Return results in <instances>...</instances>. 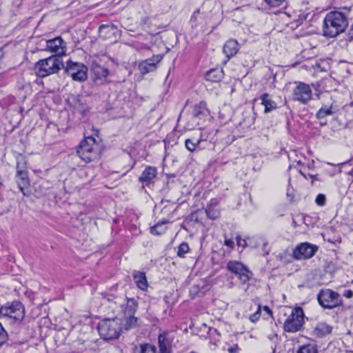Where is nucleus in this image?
<instances>
[{
  "instance_id": "obj_28",
  "label": "nucleus",
  "mask_w": 353,
  "mask_h": 353,
  "mask_svg": "<svg viewBox=\"0 0 353 353\" xmlns=\"http://www.w3.org/2000/svg\"><path fill=\"white\" fill-rule=\"evenodd\" d=\"M168 223V221L166 220L159 221L157 224L150 228V232L154 235H161L165 233L166 228L163 225Z\"/></svg>"
},
{
  "instance_id": "obj_55",
  "label": "nucleus",
  "mask_w": 353,
  "mask_h": 353,
  "mask_svg": "<svg viewBox=\"0 0 353 353\" xmlns=\"http://www.w3.org/2000/svg\"><path fill=\"white\" fill-rule=\"evenodd\" d=\"M297 164H298V165H301V161H297Z\"/></svg>"
},
{
  "instance_id": "obj_46",
  "label": "nucleus",
  "mask_w": 353,
  "mask_h": 353,
  "mask_svg": "<svg viewBox=\"0 0 353 353\" xmlns=\"http://www.w3.org/2000/svg\"><path fill=\"white\" fill-rule=\"evenodd\" d=\"M285 255H286V252H283V253H280V254H279V256H278L280 258V260H281V261H283V262H284V263H287V262H288V261H289V260H287V259H284V256H285Z\"/></svg>"
},
{
  "instance_id": "obj_20",
  "label": "nucleus",
  "mask_w": 353,
  "mask_h": 353,
  "mask_svg": "<svg viewBox=\"0 0 353 353\" xmlns=\"http://www.w3.org/2000/svg\"><path fill=\"white\" fill-rule=\"evenodd\" d=\"M117 27L112 23L102 24L99 28V34L101 37L107 39L116 33Z\"/></svg>"
},
{
  "instance_id": "obj_37",
  "label": "nucleus",
  "mask_w": 353,
  "mask_h": 353,
  "mask_svg": "<svg viewBox=\"0 0 353 353\" xmlns=\"http://www.w3.org/2000/svg\"><path fill=\"white\" fill-rule=\"evenodd\" d=\"M285 0H264V1L270 6V7H279L281 6Z\"/></svg>"
},
{
  "instance_id": "obj_50",
  "label": "nucleus",
  "mask_w": 353,
  "mask_h": 353,
  "mask_svg": "<svg viewBox=\"0 0 353 353\" xmlns=\"http://www.w3.org/2000/svg\"><path fill=\"white\" fill-rule=\"evenodd\" d=\"M139 49H140V50H150V47L148 46L146 44L141 43L140 45V47H139Z\"/></svg>"
},
{
  "instance_id": "obj_41",
  "label": "nucleus",
  "mask_w": 353,
  "mask_h": 353,
  "mask_svg": "<svg viewBox=\"0 0 353 353\" xmlns=\"http://www.w3.org/2000/svg\"><path fill=\"white\" fill-rule=\"evenodd\" d=\"M228 351L229 353H239V347L237 344H234V345L230 347Z\"/></svg>"
},
{
  "instance_id": "obj_48",
  "label": "nucleus",
  "mask_w": 353,
  "mask_h": 353,
  "mask_svg": "<svg viewBox=\"0 0 353 353\" xmlns=\"http://www.w3.org/2000/svg\"><path fill=\"white\" fill-rule=\"evenodd\" d=\"M199 14V11H196L193 13L192 17H191V21H192L193 23L196 21V16Z\"/></svg>"
},
{
  "instance_id": "obj_22",
  "label": "nucleus",
  "mask_w": 353,
  "mask_h": 353,
  "mask_svg": "<svg viewBox=\"0 0 353 353\" xmlns=\"http://www.w3.org/2000/svg\"><path fill=\"white\" fill-rule=\"evenodd\" d=\"M223 71L220 68L210 70L205 74L206 80L211 82H219L223 78Z\"/></svg>"
},
{
  "instance_id": "obj_1",
  "label": "nucleus",
  "mask_w": 353,
  "mask_h": 353,
  "mask_svg": "<svg viewBox=\"0 0 353 353\" xmlns=\"http://www.w3.org/2000/svg\"><path fill=\"white\" fill-rule=\"evenodd\" d=\"M352 10V6H345L327 13L323 19V35L334 38L345 32L348 27L349 20L353 17Z\"/></svg>"
},
{
  "instance_id": "obj_49",
  "label": "nucleus",
  "mask_w": 353,
  "mask_h": 353,
  "mask_svg": "<svg viewBox=\"0 0 353 353\" xmlns=\"http://www.w3.org/2000/svg\"><path fill=\"white\" fill-rule=\"evenodd\" d=\"M20 170H26V169H25L24 166H21V163L19 162V161H17V172Z\"/></svg>"
},
{
  "instance_id": "obj_23",
  "label": "nucleus",
  "mask_w": 353,
  "mask_h": 353,
  "mask_svg": "<svg viewBox=\"0 0 353 353\" xmlns=\"http://www.w3.org/2000/svg\"><path fill=\"white\" fill-rule=\"evenodd\" d=\"M332 327L325 323H319L314 330V334L319 338L323 337L332 332Z\"/></svg>"
},
{
  "instance_id": "obj_45",
  "label": "nucleus",
  "mask_w": 353,
  "mask_h": 353,
  "mask_svg": "<svg viewBox=\"0 0 353 353\" xmlns=\"http://www.w3.org/2000/svg\"><path fill=\"white\" fill-rule=\"evenodd\" d=\"M344 296L350 299L353 296V291L352 290H346L343 294Z\"/></svg>"
},
{
  "instance_id": "obj_56",
  "label": "nucleus",
  "mask_w": 353,
  "mask_h": 353,
  "mask_svg": "<svg viewBox=\"0 0 353 353\" xmlns=\"http://www.w3.org/2000/svg\"><path fill=\"white\" fill-rule=\"evenodd\" d=\"M311 178H313V179H316V178L314 176H310Z\"/></svg>"
},
{
  "instance_id": "obj_21",
  "label": "nucleus",
  "mask_w": 353,
  "mask_h": 353,
  "mask_svg": "<svg viewBox=\"0 0 353 353\" xmlns=\"http://www.w3.org/2000/svg\"><path fill=\"white\" fill-rule=\"evenodd\" d=\"M208 114V110L205 101H201L199 103L194 105L192 110V115L195 118L201 119Z\"/></svg>"
},
{
  "instance_id": "obj_47",
  "label": "nucleus",
  "mask_w": 353,
  "mask_h": 353,
  "mask_svg": "<svg viewBox=\"0 0 353 353\" xmlns=\"http://www.w3.org/2000/svg\"><path fill=\"white\" fill-rule=\"evenodd\" d=\"M263 310L265 312H266L268 314H270V316L272 315V312L268 306H267V305L263 306Z\"/></svg>"
},
{
  "instance_id": "obj_19",
  "label": "nucleus",
  "mask_w": 353,
  "mask_h": 353,
  "mask_svg": "<svg viewBox=\"0 0 353 353\" xmlns=\"http://www.w3.org/2000/svg\"><path fill=\"white\" fill-rule=\"evenodd\" d=\"M259 99L261 101V104L265 107V113H269L277 109V103L272 100L269 94L263 93L260 96Z\"/></svg>"
},
{
  "instance_id": "obj_14",
  "label": "nucleus",
  "mask_w": 353,
  "mask_h": 353,
  "mask_svg": "<svg viewBox=\"0 0 353 353\" xmlns=\"http://www.w3.org/2000/svg\"><path fill=\"white\" fill-rule=\"evenodd\" d=\"M162 54L153 55L151 58L141 61L138 65V70L142 74L154 72L157 70L158 64L163 59Z\"/></svg>"
},
{
  "instance_id": "obj_12",
  "label": "nucleus",
  "mask_w": 353,
  "mask_h": 353,
  "mask_svg": "<svg viewBox=\"0 0 353 353\" xmlns=\"http://www.w3.org/2000/svg\"><path fill=\"white\" fill-rule=\"evenodd\" d=\"M174 335L169 331H164L158 336L159 353H173Z\"/></svg>"
},
{
  "instance_id": "obj_2",
  "label": "nucleus",
  "mask_w": 353,
  "mask_h": 353,
  "mask_svg": "<svg viewBox=\"0 0 353 353\" xmlns=\"http://www.w3.org/2000/svg\"><path fill=\"white\" fill-rule=\"evenodd\" d=\"M63 67L64 63L61 58L58 56H50L39 60L34 65V71L37 77L45 78L57 74Z\"/></svg>"
},
{
  "instance_id": "obj_58",
  "label": "nucleus",
  "mask_w": 353,
  "mask_h": 353,
  "mask_svg": "<svg viewBox=\"0 0 353 353\" xmlns=\"http://www.w3.org/2000/svg\"><path fill=\"white\" fill-rule=\"evenodd\" d=\"M287 195L289 196H290V193H289V190H288L287 192Z\"/></svg>"
},
{
  "instance_id": "obj_33",
  "label": "nucleus",
  "mask_w": 353,
  "mask_h": 353,
  "mask_svg": "<svg viewBox=\"0 0 353 353\" xmlns=\"http://www.w3.org/2000/svg\"><path fill=\"white\" fill-rule=\"evenodd\" d=\"M190 251V248L186 242L181 243L177 250V255L179 257H184L185 254Z\"/></svg>"
},
{
  "instance_id": "obj_10",
  "label": "nucleus",
  "mask_w": 353,
  "mask_h": 353,
  "mask_svg": "<svg viewBox=\"0 0 353 353\" xmlns=\"http://www.w3.org/2000/svg\"><path fill=\"white\" fill-rule=\"evenodd\" d=\"M226 269L234 274L242 284L248 282L253 275L245 265L237 261H230L227 263Z\"/></svg>"
},
{
  "instance_id": "obj_16",
  "label": "nucleus",
  "mask_w": 353,
  "mask_h": 353,
  "mask_svg": "<svg viewBox=\"0 0 353 353\" xmlns=\"http://www.w3.org/2000/svg\"><path fill=\"white\" fill-rule=\"evenodd\" d=\"M338 112V109L333 103L323 104L321 108L316 112L315 117L319 121L324 120L326 117L332 116Z\"/></svg>"
},
{
  "instance_id": "obj_8",
  "label": "nucleus",
  "mask_w": 353,
  "mask_h": 353,
  "mask_svg": "<svg viewBox=\"0 0 353 353\" xmlns=\"http://www.w3.org/2000/svg\"><path fill=\"white\" fill-rule=\"evenodd\" d=\"M63 68L74 81L82 82L87 79L88 68L82 63L68 60Z\"/></svg>"
},
{
  "instance_id": "obj_27",
  "label": "nucleus",
  "mask_w": 353,
  "mask_h": 353,
  "mask_svg": "<svg viewBox=\"0 0 353 353\" xmlns=\"http://www.w3.org/2000/svg\"><path fill=\"white\" fill-rule=\"evenodd\" d=\"M92 71L96 78L99 79H105L109 74L108 69L102 67L98 64L93 65Z\"/></svg>"
},
{
  "instance_id": "obj_3",
  "label": "nucleus",
  "mask_w": 353,
  "mask_h": 353,
  "mask_svg": "<svg viewBox=\"0 0 353 353\" xmlns=\"http://www.w3.org/2000/svg\"><path fill=\"white\" fill-rule=\"evenodd\" d=\"M77 153L83 161L90 163L99 159L100 145L97 143L95 139L88 137L80 143Z\"/></svg>"
},
{
  "instance_id": "obj_32",
  "label": "nucleus",
  "mask_w": 353,
  "mask_h": 353,
  "mask_svg": "<svg viewBox=\"0 0 353 353\" xmlns=\"http://www.w3.org/2000/svg\"><path fill=\"white\" fill-rule=\"evenodd\" d=\"M205 212L208 217L212 220L216 219L219 216V212L212 205H207Z\"/></svg>"
},
{
  "instance_id": "obj_18",
  "label": "nucleus",
  "mask_w": 353,
  "mask_h": 353,
  "mask_svg": "<svg viewBox=\"0 0 353 353\" xmlns=\"http://www.w3.org/2000/svg\"><path fill=\"white\" fill-rule=\"evenodd\" d=\"M132 276L137 288L143 291L147 290L148 283L144 272L135 270L132 273Z\"/></svg>"
},
{
  "instance_id": "obj_34",
  "label": "nucleus",
  "mask_w": 353,
  "mask_h": 353,
  "mask_svg": "<svg viewBox=\"0 0 353 353\" xmlns=\"http://www.w3.org/2000/svg\"><path fill=\"white\" fill-rule=\"evenodd\" d=\"M139 353H157V348L154 345L145 343L141 345Z\"/></svg>"
},
{
  "instance_id": "obj_17",
  "label": "nucleus",
  "mask_w": 353,
  "mask_h": 353,
  "mask_svg": "<svg viewBox=\"0 0 353 353\" xmlns=\"http://www.w3.org/2000/svg\"><path fill=\"white\" fill-rule=\"evenodd\" d=\"M239 50V43L234 39L228 40L223 46V52L228 60L236 54Z\"/></svg>"
},
{
  "instance_id": "obj_25",
  "label": "nucleus",
  "mask_w": 353,
  "mask_h": 353,
  "mask_svg": "<svg viewBox=\"0 0 353 353\" xmlns=\"http://www.w3.org/2000/svg\"><path fill=\"white\" fill-rule=\"evenodd\" d=\"M126 305L123 311L124 316L134 314L138 308V302L134 299L126 298Z\"/></svg>"
},
{
  "instance_id": "obj_40",
  "label": "nucleus",
  "mask_w": 353,
  "mask_h": 353,
  "mask_svg": "<svg viewBox=\"0 0 353 353\" xmlns=\"http://www.w3.org/2000/svg\"><path fill=\"white\" fill-rule=\"evenodd\" d=\"M347 41L349 42H353V23L351 25L347 34Z\"/></svg>"
},
{
  "instance_id": "obj_57",
  "label": "nucleus",
  "mask_w": 353,
  "mask_h": 353,
  "mask_svg": "<svg viewBox=\"0 0 353 353\" xmlns=\"http://www.w3.org/2000/svg\"><path fill=\"white\" fill-rule=\"evenodd\" d=\"M195 215V213H192L191 216L193 217Z\"/></svg>"
},
{
  "instance_id": "obj_11",
  "label": "nucleus",
  "mask_w": 353,
  "mask_h": 353,
  "mask_svg": "<svg viewBox=\"0 0 353 353\" xmlns=\"http://www.w3.org/2000/svg\"><path fill=\"white\" fill-rule=\"evenodd\" d=\"M318 246L307 242L299 243L293 250L292 257L295 260H306L312 258L318 251Z\"/></svg>"
},
{
  "instance_id": "obj_38",
  "label": "nucleus",
  "mask_w": 353,
  "mask_h": 353,
  "mask_svg": "<svg viewBox=\"0 0 353 353\" xmlns=\"http://www.w3.org/2000/svg\"><path fill=\"white\" fill-rule=\"evenodd\" d=\"M315 202L319 206H324L326 202L325 195L323 194H319L316 197Z\"/></svg>"
},
{
  "instance_id": "obj_36",
  "label": "nucleus",
  "mask_w": 353,
  "mask_h": 353,
  "mask_svg": "<svg viewBox=\"0 0 353 353\" xmlns=\"http://www.w3.org/2000/svg\"><path fill=\"white\" fill-rule=\"evenodd\" d=\"M261 305H259L257 310L254 313L250 315L249 319L251 322L256 323L259 319L261 316Z\"/></svg>"
},
{
  "instance_id": "obj_42",
  "label": "nucleus",
  "mask_w": 353,
  "mask_h": 353,
  "mask_svg": "<svg viewBox=\"0 0 353 353\" xmlns=\"http://www.w3.org/2000/svg\"><path fill=\"white\" fill-rule=\"evenodd\" d=\"M237 244L239 246L241 247H245L246 246V242L245 240L242 239L240 236L236 237Z\"/></svg>"
},
{
  "instance_id": "obj_51",
  "label": "nucleus",
  "mask_w": 353,
  "mask_h": 353,
  "mask_svg": "<svg viewBox=\"0 0 353 353\" xmlns=\"http://www.w3.org/2000/svg\"><path fill=\"white\" fill-rule=\"evenodd\" d=\"M319 123H320L321 126H324V125H327V121H325V119L321 120V121H319Z\"/></svg>"
},
{
  "instance_id": "obj_6",
  "label": "nucleus",
  "mask_w": 353,
  "mask_h": 353,
  "mask_svg": "<svg viewBox=\"0 0 353 353\" xmlns=\"http://www.w3.org/2000/svg\"><path fill=\"white\" fill-rule=\"evenodd\" d=\"M319 305L325 309H334L342 305L343 300L339 292L331 289H321L317 294Z\"/></svg>"
},
{
  "instance_id": "obj_9",
  "label": "nucleus",
  "mask_w": 353,
  "mask_h": 353,
  "mask_svg": "<svg viewBox=\"0 0 353 353\" xmlns=\"http://www.w3.org/2000/svg\"><path fill=\"white\" fill-rule=\"evenodd\" d=\"M303 317V311L301 307L294 309L284 323V330L292 333L300 330L304 322Z\"/></svg>"
},
{
  "instance_id": "obj_52",
  "label": "nucleus",
  "mask_w": 353,
  "mask_h": 353,
  "mask_svg": "<svg viewBox=\"0 0 353 353\" xmlns=\"http://www.w3.org/2000/svg\"><path fill=\"white\" fill-rule=\"evenodd\" d=\"M3 57V52L2 49L0 48V59Z\"/></svg>"
},
{
  "instance_id": "obj_29",
  "label": "nucleus",
  "mask_w": 353,
  "mask_h": 353,
  "mask_svg": "<svg viewBox=\"0 0 353 353\" xmlns=\"http://www.w3.org/2000/svg\"><path fill=\"white\" fill-rule=\"evenodd\" d=\"M125 316L124 327L126 330L135 328L137 326L138 318L134 314L127 315Z\"/></svg>"
},
{
  "instance_id": "obj_54",
  "label": "nucleus",
  "mask_w": 353,
  "mask_h": 353,
  "mask_svg": "<svg viewBox=\"0 0 353 353\" xmlns=\"http://www.w3.org/2000/svg\"><path fill=\"white\" fill-rule=\"evenodd\" d=\"M298 21L299 22V23H301L303 22V19H299Z\"/></svg>"
},
{
  "instance_id": "obj_26",
  "label": "nucleus",
  "mask_w": 353,
  "mask_h": 353,
  "mask_svg": "<svg viewBox=\"0 0 353 353\" xmlns=\"http://www.w3.org/2000/svg\"><path fill=\"white\" fill-rule=\"evenodd\" d=\"M17 176L20 179V181L18 182L19 188L20 190L24 194L23 188L29 185L28 172L26 170H20L17 172Z\"/></svg>"
},
{
  "instance_id": "obj_39",
  "label": "nucleus",
  "mask_w": 353,
  "mask_h": 353,
  "mask_svg": "<svg viewBox=\"0 0 353 353\" xmlns=\"http://www.w3.org/2000/svg\"><path fill=\"white\" fill-rule=\"evenodd\" d=\"M311 88L312 87L315 91L314 95L316 96L318 99L320 98V95L321 94V91L319 90L320 85L319 83H312L310 85Z\"/></svg>"
},
{
  "instance_id": "obj_4",
  "label": "nucleus",
  "mask_w": 353,
  "mask_h": 353,
  "mask_svg": "<svg viewBox=\"0 0 353 353\" xmlns=\"http://www.w3.org/2000/svg\"><path fill=\"white\" fill-rule=\"evenodd\" d=\"M25 314V307L19 301L8 302L0 307V317L8 318L17 325L23 321Z\"/></svg>"
},
{
  "instance_id": "obj_15",
  "label": "nucleus",
  "mask_w": 353,
  "mask_h": 353,
  "mask_svg": "<svg viewBox=\"0 0 353 353\" xmlns=\"http://www.w3.org/2000/svg\"><path fill=\"white\" fill-rule=\"evenodd\" d=\"M157 176V169L155 167L148 165L143 171L139 178L140 182L143 185H150L154 183V180Z\"/></svg>"
},
{
  "instance_id": "obj_13",
  "label": "nucleus",
  "mask_w": 353,
  "mask_h": 353,
  "mask_svg": "<svg viewBox=\"0 0 353 353\" xmlns=\"http://www.w3.org/2000/svg\"><path fill=\"white\" fill-rule=\"evenodd\" d=\"M46 48L47 50L54 53L53 56H58L61 58V57L66 54L67 45L61 37H57L47 41Z\"/></svg>"
},
{
  "instance_id": "obj_5",
  "label": "nucleus",
  "mask_w": 353,
  "mask_h": 353,
  "mask_svg": "<svg viewBox=\"0 0 353 353\" xmlns=\"http://www.w3.org/2000/svg\"><path fill=\"white\" fill-rule=\"evenodd\" d=\"M97 329L105 340L117 339L121 331V320L118 318L103 319L99 323Z\"/></svg>"
},
{
  "instance_id": "obj_24",
  "label": "nucleus",
  "mask_w": 353,
  "mask_h": 353,
  "mask_svg": "<svg viewBox=\"0 0 353 353\" xmlns=\"http://www.w3.org/2000/svg\"><path fill=\"white\" fill-rule=\"evenodd\" d=\"M203 139L201 138L191 137L187 139L185 141L186 149L192 152L201 150L200 144Z\"/></svg>"
},
{
  "instance_id": "obj_44",
  "label": "nucleus",
  "mask_w": 353,
  "mask_h": 353,
  "mask_svg": "<svg viewBox=\"0 0 353 353\" xmlns=\"http://www.w3.org/2000/svg\"><path fill=\"white\" fill-rule=\"evenodd\" d=\"M225 245H227L228 247L232 248L234 247V242H233L232 239H225Z\"/></svg>"
},
{
  "instance_id": "obj_43",
  "label": "nucleus",
  "mask_w": 353,
  "mask_h": 353,
  "mask_svg": "<svg viewBox=\"0 0 353 353\" xmlns=\"http://www.w3.org/2000/svg\"><path fill=\"white\" fill-rule=\"evenodd\" d=\"M268 339L274 343H276L278 340V335L276 333H272L268 335Z\"/></svg>"
},
{
  "instance_id": "obj_30",
  "label": "nucleus",
  "mask_w": 353,
  "mask_h": 353,
  "mask_svg": "<svg viewBox=\"0 0 353 353\" xmlns=\"http://www.w3.org/2000/svg\"><path fill=\"white\" fill-rule=\"evenodd\" d=\"M297 353H319L317 345L315 344H306L300 346Z\"/></svg>"
},
{
  "instance_id": "obj_35",
  "label": "nucleus",
  "mask_w": 353,
  "mask_h": 353,
  "mask_svg": "<svg viewBox=\"0 0 353 353\" xmlns=\"http://www.w3.org/2000/svg\"><path fill=\"white\" fill-rule=\"evenodd\" d=\"M8 334L0 323V346L3 345L8 340Z\"/></svg>"
},
{
  "instance_id": "obj_7",
  "label": "nucleus",
  "mask_w": 353,
  "mask_h": 353,
  "mask_svg": "<svg viewBox=\"0 0 353 353\" xmlns=\"http://www.w3.org/2000/svg\"><path fill=\"white\" fill-rule=\"evenodd\" d=\"M313 97L312 90L310 84L302 81H295L294 87L292 91V99L301 104L306 105Z\"/></svg>"
},
{
  "instance_id": "obj_53",
  "label": "nucleus",
  "mask_w": 353,
  "mask_h": 353,
  "mask_svg": "<svg viewBox=\"0 0 353 353\" xmlns=\"http://www.w3.org/2000/svg\"><path fill=\"white\" fill-rule=\"evenodd\" d=\"M300 174H301L303 176H304L305 178H306L305 174L303 172H302L301 171H300Z\"/></svg>"
},
{
  "instance_id": "obj_31",
  "label": "nucleus",
  "mask_w": 353,
  "mask_h": 353,
  "mask_svg": "<svg viewBox=\"0 0 353 353\" xmlns=\"http://www.w3.org/2000/svg\"><path fill=\"white\" fill-rule=\"evenodd\" d=\"M75 109L82 114H85L89 110L86 103H83L81 99H76L74 103Z\"/></svg>"
}]
</instances>
